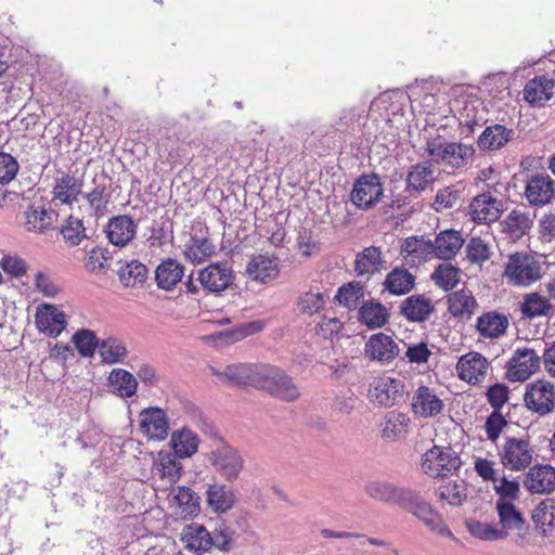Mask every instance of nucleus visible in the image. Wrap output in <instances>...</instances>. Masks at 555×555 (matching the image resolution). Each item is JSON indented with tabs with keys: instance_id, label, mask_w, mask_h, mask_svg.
<instances>
[{
	"instance_id": "obj_11",
	"label": "nucleus",
	"mask_w": 555,
	"mask_h": 555,
	"mask_svg": "<svg viewBox=\"0 0 555 555\" xmlns=\"http://www.w3.org/2000/svg\"><path fill=\"white\" fill-rule=\"evenodd\" d=\"M541 359L531 348H517L506 365L508 380L524 382L528 379L540 367Z\"/></svg>"
},
{
	"instance_id": "obj_53",
	"label": "nucleus",
	"mask_w": 555,
	"mask_h": 555,
	"mask_svg": "<svg viewBox=\"0 0 555 555\" xmlns=\"http://www.w3.org/2000/svg\"><path fill=\"white\" fill-rule=\"evenodd\" d=\"M64 241L69 246H78L89 237L83 221L77 217L69 216L61 229Z\"/></svg>"
},
{
	"instance_id": "obj_49",
	"label": "nucleus",
	"mask_w": 555,
	"mask_h": 555,
	"mask_svg": "<svg viewBox=\"0 0 555 555\" xmlns=\"http://www.w3.org/2000/svg\"><path fill=\"white\" fill-rule=\"evenodd\" d=\"M99 354L106 364L125 363L128 349L121 339L107 337L100 343Z\"/></svg>"
},
{
	"instance_id": "obj_55",
	"label": "nucleus",
	"mask_w": 555,
	"mask_h": 555,
	"mask_svg": "<svg viewBox=\"0 0 555 555\" xmlns=\"http://www.w3.org/2000/svg\"><path fill=\"white\" fill-rule=\"evenodd\" d=\"M431 279L443 291H450L460 282V270L450 263H441L435 269Z\"/></svg>"
},
{
	"instance_id": "obj_25",
	"label": "nucleus",
	"mask_w": 555,
	"mask_h": 555,
	"mask_svg": "<svg viewBox=\"0 0 555 555\" xmlns=\"http://www.w3.org/2000/svg\"><path fill=\"white\" fill-rule=\"evenodd\" d=\"M245 272L250 280L267 283L279 275L280 269L275 258L259 254L250 258Z\"/></svg>"
},
{
	"instance_id": "obj_6",
	"label": "nucleus",
	"mask_w": 555,
	"mask_h": 555,
	"mask_svg": "<svg viewBox=\"0 0 555 555\" xmlns=\"http://www.w3.org/2000/svg\"><path fill=\"white\" fill-rule=\"evenodd\" d=\"M533 454V447L528 439L515 437L507 438L499 451L503 467L513 472H521L529 467Z\"/></svg>"
},
{
	"instance_id": "obj_54",
	"label": "nucleus",
	"mask_w": 555,
	"mask_h": 555,
	"mask_svg": "<svg viewBox=\"0 0 555 555\" xmlns=\"http://www.w3.org/2000/svg\"><path fill=\"white\" fill-rule=\"evenodd\" d=\"M72 341L75 345L78 353L85 358L92 357L95 350L99 349L101 343L98 339L95 333L88 328L77 331L73 335Z\"/></svg>"
},
{
	"instance_id": "obj_17",
	"label": "nucleus",
	"mask_w": 555,
	"mask_h": 555,
	"mask_svg": "<svg viewBox=\"0 0 555 555\" xmlns=\"http://www.w3.org/2000/svg\"><path fill=\"white\" fill-rule=\"evenodd\" d=\"M495 509L499 516V522L501 528L499 530H505L506 538L511 531H517L521 533L526 531L528 526L522 513L516 507L512 501L496 500ZM524 539L522 534H518L516 544L520 545Z\"/></svg>"
},
{
	"instance_id": "obj_31",
	"label": "nucleus",
	"mask_w": 555,
	"mask_h": 555,
	"mask_svg": "<svg viewBox=\"0 0 555 555\" xmlns=\"http://www.w3.org/2000/svg\"><path fill=\"white\" fill-rule=\"evenodd\" d=\"M211 372L215 376H217L221 380H227L232 384L243 385V386H253L255 387V379L259 372V364H231L228 365L223 372L211 367Z\"/></svg>"
},
{
	"instance_id": "obj_45",
	"label": "nucleus",
	"mask_w": 555,
	"mask_h": 555,
	"mask_svg": "<svg viewBox=\"0 0 555 555\" xmlns=\"http://www.w3.org/2000/svg\"><path fill=\"white\" fill-rule=\"evenodd\" d=\"M108 383L113 391L121 398H130L137 392V377L124 369H114L109 373Z\"/></svg>"
},
{
	"instance_id": "obj_29",
	"label": "nucleus",
	"mask_w": 555,
	"mask_h": 555,
	"mask_svg": "<svg viewBox=\"0 0 555 555\" xmlns=\"http://www.w3.org/2000/svg\"><path fill=\"white\" fill-rule=\"evenodd\" d=\"M410 417L398 411L387 412L379 424L382 438L395 442L405 438L409 431Z\"/></svg>"
},
{
	"instance_id": "obj_61",
	"label": "nucleus",
	"mask_w": 555,
	"mask_h": 555,
	"mask_svg": "<svg viewBox=\"0 0 555 555\" xmlns=\"http://www.w3.org/2000/svg\"><path fill=\"white\" fill-rule=\"evenodd\" d=\"M326 302V296L320 292H307L302 294L298 301L300 312L312 315L323 309Z\"/></svg>"
},
{
	"instance_id": "obj_1",
	"label": "nucleus",
	"mask_w": 555,
	"mask_h": 555,
	"mask_svg": "<svg viewBox=\"0 0 555 555\" xmlns=\"http://www.w3.org/2000/svg\"><path fill=\"white\" fill-rule=\"evenodd\" d=\"M198 427L212 440L211 450L206 454V457L216 473L228 482L237 480L245 467L242 453L228 443L207 418H201Z\"/></svg>"
},
{
	"instance_id": "obj_10",
	"label": "nucleus",
	"mask_w": 555,
	"mask_h": 555,
	"mask_svg": "<svg viewBox=\"0 0 555 555\" xmlns=\"http://www.w3.org/2000/svg\"><path fill=\"white\" fill-rule=\"evenodd\" d=\"M232 266L228 261L212 262L198 271L197 281L202 288L211 294H221L233 282Z\"/></svg>"
},
{
	"instance_id": "obj_32",
	"label": "nucleus",
	"mask_w": 555,
	"mask_h": 555,
	"mask_svg": "<svg viewBox=\"0 0 555 555\" xmlns=\"http://www.w3.org/2000/svg\"><path fill=\"white\" fill-rule=\"evenodd\" d=\"M82 192V180L69 175L63 173L55 179L53 188V198L65 205H72L78 201V196Z\"/></svg>"
},
{
	"instance_id": "obj_35",
	"label": "nucleus",
	"mask_w": 555,
	"mask_h": 555,
	"mask_svg": "<svg viewBox=\"0 0 555 555\" xmlns=\"http://www.w3.org/2000/svg\"><path fill=\"white\" fill-rule=\"evenodd\" d=\"M93 183V189L82 196L87 201L93 216H104L108 211L112 192L105 182V178H101L100 181L94 179Z\"/></svg>"
},
{
	"instance_id": "obj_24",
	"label": "nucleus",
	"mask_w": 555,
	"mask_h": 555,
	"mask_svg": "<svg viewBox=\"0 0 555 555\" xmlns=\"http://www.w3.org/2000/svg\"><path fill=\"white\" fill-rule=\"evenodd\" d=\"M140 426L143 433L155 440H164L169 430L165 412L159 408H150L141 412Z\"/></svg>"
},
{
	"instance_id": "obj_57",
	"label": "nucleus",
	"mask_w": 555,
	"mask_h": 555,
	"mask_svg": "<svg viewBox=\"0 0 555 555\" xmlns=\"http://www.w3.org/2000/svg\"><path fill=\"white\" fill-rule=\"evenodd\" d=\"M551 309L550 300L537 293L527 295L521 306V312L530 319L545 315Z\"/></svg>"
},
{
	"instance_id": "obj_20",
	"label": "nucleus",
	"mask_w": 555,
	"mask_h": 555,
	"mask_svg": "<svg viewBox=\"0 0 555 555\" xmlns=\"http://www.w3.org/2000/svg\"><path fill=\"white\" fill-rule=\"evenodd\" d=\"M525 195L532 206L550 204L555 196V182L550 176H532L527 181Z\"/></svg>"
},
{
	"instance_id": "obj_13",
	"label": "nucleus",
	"mask_w": 555,
	"mask_h": 555,
	"mask_svg": "<svg viewBox=\"0 0 555 555\" xmlns=\"http://www.w3.org/2000/svg\"><path fill=\"white\" fill-rule=\"evenodd\" d=\"M403 380L388 375L376 377L370 389L371 400L386 408L397 404L403 398Z\"/></svg>"
},
{
	"instance_id": "obj_15",
	"label": "nucleus",
	"mask_w": 555,
	"mask_h": 555,
	"mask_svg": "<svg viewBox=\"0 0 555 555\" xmlns=\"http://www.w3.org/2000/svg\"><path fill=\"white\" fill-rule=\"evenodd\" d=\"M399 352L400 349L395 339L382 332L370 336L364 345V357L380 364H389L399 356Z\"/></svg>"
},
{
	"instance_id": "obj_48",
	"label": "nucleus",
	"mask_w": 555,
	"mask_h": 555,
	"mask_svg": "<svg viewBox=\"0 0 555 555\" xmlns=\"http://www.w3.org/2000/svg\"><path fill=\"white\" fill-rule=\"evenodd\" d=\"M207 501L214 512L225 513L233 507L235 496L225 485L214 483L207 490Z\"/></svg>"
},
{
	"instance_id": "obj_39",
	"label": "nucleus",
	"mask_w": 555,
	"mask_h": 555,
	"mask_svg": "<svg viewBox=\"0 0 555 555\" xmlns=\"http://www.w3.org/2000/svg\"><path fill=\"white\" fill-rule=\"evenodd\" d=\"M463 243L460 232L455 230L442 231L434 242L435 257L449 260L457 254Z\"/></svg>"
},
{
	"instance_id": "obj_8",
	"label": "nucleus",
	"mask_w": 555,
	"mask_h": 555,
	"mask_svg": "<svg viewBox=\"0 0 555 555\" xmlns=\"http://www.w3.org/2000/svg\"><path fill=\"white\" fill-rule=\"evenodd\" d=\"M524 402L528 410L540 416L552 413L555 409V387L553 383L540 378L527 384Z\"/></svg>"
},
{
	"instance_id": "obj_50",
	"label": "nucleus",
	"mask_w": 555,
	"mask_h": 555,
	"mask_svg": "<svg viewBox=\"0 0 555 555\" xmlns=\"http://www.w3.org/2000/svg\"><path fill=\"white\" fill-rule=\"evenodd\" d=\"M465 527L472 537L480 541L493 542L506 539L505 530H499L491 524L474 518L466 519Z\"/></svg>"
},
{
	"instance_id": "obj_34",
	"label": "nucleus",
	"mask_w": 555,
	"mask_h": 555,
	"mask_svg": "<svg viewBox=\"0 0 555 555\" xmlns=\"http://www.w3.org/2000/svg\"><path fill=\"white\" fill-rule=\"evenodd\" d=\"M535 529L545 538L555 535V500L545 499L532 512Z\"/></svg>"
},
{
	"instance_id": "obj_23",
	"label": "nucleus",
	"mask_w": 555,
	"mask_h": 555,
	"mask_svg": "<svg viewBox=\"0 0 555 555\" xmlns=\"http://www.w3.org/2000/svg\"><path fill=\"white\" fill-rule=\"evenodd\" d=\"M509 325L508 318L498 311H488L476 320V331L485 339H499L505 335Z\"/></svg>"
},
{
	"instance_id": "obj_36",
	"label": "nucleus",
	"mask_w": 555,
	"mask_h": 555,
	"mask_svg": "<svg viewBox=\"0 0 555 555\" xmlns=\"http://www.w3.org/2000/svg\"><path fill=\"white\" fill-rule=\"evenodd\" d=\"M170 444L179 459H188L197 452L199 438L190 428L183 427L172 433Z\"/></svg>"
},
{
	"instance_id": "obj_18",
	"label": "nucleus",
	"mask_w": 555,
	"mask_h": 555,
	"mask_svg": "<svg viewBox=\"0 0 555 555\" xmlns=\"http://www.w3.org/2000/svg\"><path fill=\"white\" fill-rule=\"evenodd\" d=\"M489 362L485 356L478 352H468L462 356L456 363L457 375L462 380L477 384L485 379Z\"/></svg>"
},
{
	"instance_id": "obj_64",
	"label": "nucleus",
	"mask_w": 555,
	"mask_h": 555,
	"mask_svg": "<svg viewBox=\"0 0 555 555\" xmlns=\"http://www.w3.org/2000/svg\"><path fill=\"white\" fill-rule=\"evenodd\" d=\"M493 489L499 495L498 500L512 501L518 496L519 483L516 480H508L506 477L499 478V481L493 483Z\"/></svg>"
},
{
	"instance_id": "obj_44",
	"label": "nucleus",
	"mask_w": 555,
	"mask_h": 555,
	"mask_svg": "<svg viewBox=\"0 0 555 555\" xmlns=\"http://www.w3.org/2000/svg\"><path fill=\"white\" fill-rule=\"evenodd\" d=\"M383 259L379 247L370 246L357 255L354 271L357 275H372L382 269Z\"/></svg>"
},
{
	"instance_id": "obj_30",
	"label": "nucleus",
	"mask_w": 555,
	"mask_h": 555,
	"mask_svg": "<svg viewBox=\"0 0 555 555\" xmlns=\"http://www.w3.org/2000/svg\"><path fill=\"white\" fill-rule=\"evenodd\" d=\"M182 470V464L179 456L170 451H159L154 461L153 473L167 485L176 483Z\"/></svg>"
},
{
	"instance_id": "obj_63",
	"label": "nucleus",
	"mask_w": 555,
	"mask_h": 555,
	"mask_svg": "<svg viewBox=\"0 0 555 555\" xmlns=\"http://www.w3.org/2000/svg\"><path fill=\"white\" fill-rule=\"evenodd\" d=\"M462 201V192L452 186L438 191L435 199L436 210L453 208Z\"/></svg>"
},
{
	"instance_id": "obj_3",
	"label": "nucleus",
	"mask_w": 555,
	"mask_h": 555,
	"mask_svg": "<svg viewBox=\"0 0 555 555\" xmlns=\"http://www.w3.org/2000/svg\"><path fill=\"white\" fill-rule=\"evenodd\" d=\"M256 374L255 388L267 391L286 402H293L300 398L299 387L282 369L259 364V372Z\"/></svg>"
},
{
	"instance_id": "obj_2",
	"label": "nucleus",
	"mask_w": 555,
	"mask_h": 555,
	"mask_svg": "<svg viewBox=\"0 0 555 555\" xmlns=\"http://www.w3.org/2000/svg\"><path fill=\"white\" fill-rule=\"evenodd\" d=\"M425 151L434 163L452 171L466 167L475 155L473 145L449 142L440 137L428 140Z\"/></svg>"
},
{
	"instance_id": "obj_40",
	"label": "nucleus",
	"mask_w": 555,
	"mask_h": 555,
	"mask_svg": "<svg viewBox=\"0 0 555 555\" xmlns=\"http://www.w3.org/2000/svg\"><path fill=\"white\" fill-rule=\"evenodd\" d=\"M414 284L415 276L403 267L393 268L384 281L385 289L397 296L408 294Z\"/></svg>"
},
{
	"instance_id": "obj_41",
	"label": "nucleus",
	"mask_w": 555,
	"mask_h": 555,
	"mask_svg": "<svg viewBox=\"0 0 555 555\" xmlns=\"http://www.w3.org/2000/svg\"><path fill=\"white\" fill-rule=\"evenodd\" d=\"M56 212L51 209H46L42 206H31L25 212V227L27 231L35 233H42L46 230L53 228L56 220Z\"/></svg>"
},
{
	"instance_id": "obj_19",
	"label": "nucleus",
	"mask_w": 555,
	"mask_h": 555,
	"mask_svg": "<svg viewBox=\"0 0 555 555\" xmlns=\"http://www.w3.org/2000/svg\"><path fill=\"white\" fill-rule=\"evenodd\" d=\"M400 254L410 266H420L435 257L434 242L423 236L406 237L401 245Z\"/></svg>"
},
{
	"instance_id": "obj_12",
	"label": "nucleus",
	"mask_w": 555,
	"mask_h": 555,
	"mask_svg": "<svg viewBox=\"0 0 555 555\" xmlns=\"http://www.w3.org/2000/svg\"><path fill=\"white\" fill-rule=\"evenodd\" d=\"M364 491L366 495L375 501L395 504L402 508L408 503L413 490L387 480L375 479L365 483Z\"/></svg>"
},
{
	"instance_id": "obj_9",
	"label": "nucleus",
	"mask_w": 555,
	"mask_h": 555,
	"mask_svg": "<svg viewBox=\"0 0 555 555\" xmlns=\"http://www.w3.org/2000/svg\"><path fill=\"white\" fill-rule=\"evenodd\" d=\"M384 189L377 175L361 176L353 184L350 194L352 204L362 210H367L380 202Z\"/></svg>"
},
{
	"instance_id": "obj_21",
	"label": "nucleus",
	"mask_w": 555,
	"mask_h": 555,
	"mask_svg": "<svg viewBox=\"0 0 555 555\" xmlns=\"http://www.w3.org/2000/svg\"><path fill=\"white\" fill-rule=\"evenodd\" d=\"M138 224L134 220L126 215L113 217L106 225V236L115 246L124 247L128 245L134 237Z\"/></svg>"
},
{
	"instance_id": "obj_42",
	"label": "nucleus",
	"mask_w": 555,
	"mask_h": 555,
	"mask_svg": "<svg viewBox=\"0 0 555 555\" xmlns=\"http://www.w3.org/2000/svg\"><path fill=\"white\" fill-rule=\"evenodd\" d=\"M513 133L512 129L499 124L489 126L479 135L478 146L481 150H499L512 139Z\"/></svg>"
},
{
	"instance_id": "obj_16",
	"label": "nucleus",
	"mask_w": 555,
	"mask_h": 555,
	"mask_svg": "<svg viewBox=\"0 0 555 555\" xmlns=\"http://www.w3.org/2000/svg\"><path fill=\"white\" fill-rule=\"evenodd\" d=\"M36 326L40 333L56 338L66 328V314L56 306L41 304L35 315Z\"/></svg>"
},
{
	"instance_id": "obj_62",
	"label": "nucleus",
	"mask_w": 555,
	"mask_h": 555,
	"mask_svg": "<svg viewBox=\"0 0 555 555\" xmlns=\"http://www.w3.org/2000/svg\"><path fill=\"white\" fill-rule=\"evenodd\" d=\"M466 251L467 258L474 263H482L487 261L491 255L489 245L480 237H473L466 247Z\"/></svg>"
},
{
	"instance_id": "obj_22",
	"label": "nucleus",
	"mask_w": 555,
	"mask_h": 555,
	"mask_svg": "<svg viewBox=\"0 0 555 555\" xmlns=\"http://www.w3.org/2000/svg\"><path fill=\"white\" fill-rule=\"evenodd\" d=\"M524 486L530 493H550L555 489V468L550 465H535L529 469Z\"/></svg>"
},
{
	"instance_id": "obj_51",
	"label": "nucleus",
	"mask_w": 555,
	"mask_h": 555,
	"mask_svg": "<svg viewBox=\"0 0 555 555\" xmlns=\"http://www.w3.org/2000/svg\"><path fill=\"white\" fill-rule=\"evenodd\" d=\"M120 282L127 287L142 285L147 278V268L138 260H131L119 269Z\"/></svg>"
},
{
	"instance_id": "obj_52",
	"label": "nucleus",
	"mask_w": 555,
	"mask_h": 555,
	"mask_svg": "<svg viewBox=\"0 0 555 555\" xmlns=\"http://www.w3.org/2000/svg\"><path fill=\"white\" fill-rule=\"evenodd\" d=\"M215 253V246L204 237H191L185 245V258L192 263L205 261Z\"/></svg>"
},
{
	"instance_id": "obj_4",
	"label": "nucleus",
	"mask_w": 555,
	"mask_h": 555,
	"mask_svg": "<svg viewBox=\"0 0 555 555\" xmlns=\"http://www.w3.org/2000/svg\"><path fill=\"white\" fill-rule=\"evenodd\" d=\"M503 276L511 285L527 287L541 279V264L528 253H514L507 258Z\"/></svg>"
},
{
	"instance_id": "obj_46",
	"label": "nucleus",
	"mask_w": 555,
	"mask_h": 555,
	"mask_svg": "<svg viewBox=\"0 0 555 555\" xmlns=\"http://www.w3.org/2000/svg\"><path fill=\"white\" fill-rule=\"evenodd\" d=\"M434 180V170L429 162H422L411 167L406 177L408 192H423Z\"/></svg>"
},
{
	"instance_id": "obj_59",
	"label": "nucleus",
	"mask_w": 555,
	"mask_h": 555,
	"mask_svg": "<svg viewBox=\"0 0 555 555\" xmlns=\"http://www.w3.org/2000/svg\"><path fill=\"white\" fill-rule=\"evenodd\" d=\"M109 253L103 247H93L88 251L85 268L88 272L100 274L108 268Z\"/></svg>"
},
{
	"instance_id": "obj_7",
	"label": "nucleus",
	"mask_w": 555,
	"mask_h": 555,
	"mask_svg": "<svg viewBox=\"0 0 555 555\" xmlns=\"http://www.w3.org/2000/svg\"><path fill=\"white\" fill-rule=\"evenodd\" d=\"M402 508L412 513L430 531L439 535L456 540L443 521L442 516L431 506V504L422 499L415 491L411 492L408 503L404 504Z\"/></svg>"
},
{
	"instance_id": "obj_58",
	"label": "nucleus",
	"mask_w": 555,
	"mask_h": 555,
	"mask_svg": "<svg viewBox=\"0 0 555 555\" xmlns=\"http://www.w3.org/2000/svg\"><path fill=\"white\" fill-rule=\"evenodd\" d=\"M335 298L348 309H354L364 298L363 286L358 282L343 285L339 287Z\"/></svg>"
},
{
	"instance_id": "obj_33",
	"label": "nucleus",
	"mask_w": 555,
	"mask_h": 555,
	"mask_svg": "<svg viewBox=\"0 0 555 555\" xmlns=\"http://www.w3.org/2000/svg\"><path fill=\"white\" fill-rule=\"evenodd\" d=\"M555 89V81L546 76H538L529 80L524 89V98L533 105H543L548 101Z\"/></svg>"
},
{
	"instance_id": "obj_37",
	"label": "nucleus",
	"mask_w": 555,
	"mask_h": 555,
	"mask_svg": "<svg viewBox=\"0 0 555 555\" xmlns=\"http://www.w3.org/2000/svg\"><path fill=\"white\" fill-rule=\"evenodd\" d=\"M184 275V268L175 259L163 261L155 271L157 286L164 291H171Z\"/></svg>"
},
{
	"instance_id": "obj_38",
	"label": "nucleus",
	"mask_w": 555,
	"mask_h": 555,
	"mask_svg": "<svg viewBox=\"0 0 555 555\" xmlns=\"http://www.w3.org/2000/svg\"><path fill=\"white\" fill-rule=\"evenodd\" d=\"M477 307V301L469 289L463 288L449 295L448 310L459 319H469Z\"/></svg>"
},
{
	"instance_id": "obj_43",
	"label": "nucleus",
	"mask_w": 555,
	"mask_h": 555,
	"mask_svg": "<svg viewBox=\"0 0 555 555\" xmlns=\"http://www.w3.org/2000/svg\"><path fill=\"white\" fill-rule=\"evenodd\" d=\"M389 318L388 310L379 301L369 300L359 309V320L369 328L384 326Z\"/></svg>"
},
{
	"instance_id": "obj_56",
	"label": "nucleus",
	"mask_w": 555,
	"mask_h": 555,
	"mask_svg": "<svg viewBox=\"0 0 555 555\" xmlns=\"http://www.w3.org/2000/svg\"><path fill=\"white\" fill-rule=\"evenodd\" d=\"M172 501L182 509L183 514L193 515L199 509L198 496L189 487H178L172 491Z\"/></svg>"
},
{
	"instance_id": "obj_26",
	"label": "nucleus",
	"mask_w": 555,
	"mask_h": 555,
	"mask_svg": "<svg viewBox=\"0 0 555 555\" xmlns=\"http://www.w3.org/2000/svg\"><path fill=\"white\" fill-rule=\"evenodd\" d=\"M181 541L185 550L195 554L207 552L212 546L211 533L203 525L196 522L184 526Z\"/></svg>"
},
{
	"instance_id": "obj_5",
	"label": "nucleus",
	"mask_w": 555,
	"mask_h": 555,
	"mask_svg": "<svg viewBox=\"0 0 555 555\" xmlns=\"http://www.w3.org/2000/svg\"><path fill=\"white\" fill-rule=\"evenodd\" d=\"M461 465L457 452L450 447L434 446L422 457L423 472L433 478L454 475Z\"/></svg>"
},
{
	"instance_id": "obj_14",
	"label": "nucleus",
	"mask_w": 555,
	"mask_h": 555,
	"mask_svg": "<svg viewBox=\"0 0 555 555\" xmlns=\"http://www.w3.org/2000/svg\"><path fill=\"white\" fill-rule=\"evenodd\" d=\"M504 211L503 201L490 192L476 195L468 207V214L476 223H493L500 219Z\"/></svg>"
},
{
	"instance_id": "obj_47",
	"label": "nucleus",
	"mask_w": 555,
	"mask_h": 555,
	"mask_svg": "<svg viewBox=\"0 0 555 555\" xmlns=\"http://www.w3.org/2000/svg\"><path fill=\"white\" fill-rule=\"evenodd\" d=\"M503 230L513 238H521L528 233L532 220L528 211L513 209L502 222Z\"/></svg>"
},
{
	"instance_id": "obj_60",
	"label": "nucleus",
	"mask_w": 555,
	"mask_h": 555,
	"mask_svg": "<svg viewBox=\"0 0 555 555\" xmlns=\"http://www.w3.org/2000/svg\"><path fill=\"white\" fill-rule=\"evenodd\" d=\"M466 496V486L463 480L448 482L439 487V498L451 505H461Z\"/></svg>"
},
{
	"instance_id": "obj_28",
	"label": "nucleus",
	"mask_w": 555,
	"mask_h": 555,
	"mask_svg": "<svg viewBox=\"0 0 555 555\" xmlns=\"http://www.w3.org/2000/svg\"><path fill=\"white\" fill-rule=\"evenodd\" d=\"M434 304L425 295H411L402 300L400 313L411 322H425L434 312Z\"/></svg>"
},
{
	"instance_id": "obj_27",
	"label": "nucleus",
	"mask_w": 555,
	"mask_h": 555,
	"mask_svg": "<svg viewBox=\"0 0 555 555\" xmlns=\"http://www.w3.org/2000/svg\"><path fill=\"white\" fill-rule=\"evenodd\" d=\"M443 406L442 400L427 386L418 387L412 398L413 412L424 418L438 415Z\"/></svg>"
}]
</instances>
